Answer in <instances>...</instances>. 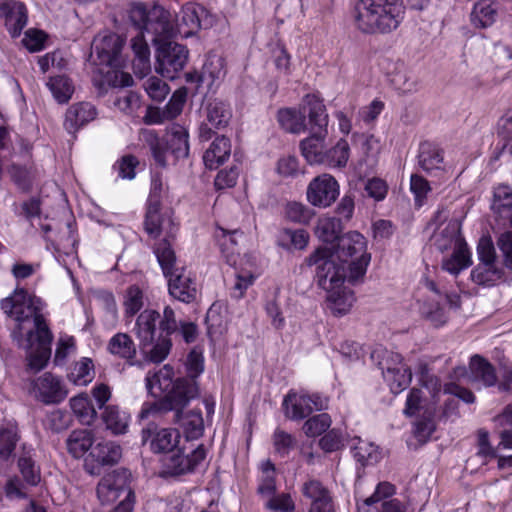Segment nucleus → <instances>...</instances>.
<instances>
[{
	"label": "nucleus",
	"instance_id": "15",
	"mask_svg": "<svg viewBox=\"0 0 512 512\" xmlns=\"http://www.w3.org/2000/svg\"><path fill=\"white\" fill-rule=\"evenodd\" d=\"M122 457V448L112 441L99 442L94 446L84 461V468L90 475H100L102 467L112 466Z\"/></svg>",
	"mask_w": 512,
	"mask_h": 512
},
{
	"label": "nucleus",
	"instance_id": "34",
	"mask_svg": "<svg viewBox=\"0 0 512 512\" xmlns=\"http://www.w3.org/2000/svg\"><path fill=\"white\" fill-rule=\"evenodd\" d=\"M93 434L87 429L74 430L66 440L69 453L75 458L82 457L89 449L93 447Z\"/></svg>",
	"mask_w": 512,
	"mask_h": 512
},
{
	"label": "nucleus",
	"instance_id": "24",
	"mask_svg": "<svg viewBox=\"0 0 512 512\" xmlns=\"http://www.w3.org/2000/svg\"><path fill=\"white\" fill-rule=\"evenodd\" d=\"M231 154V142L225 136L216 137L203 155L206 168L214 170L227 161Z\"/></svg>",
	"mask_w": 512,
	"mask_h": 512
},
{
	"label": "nucleus",
	"instance_id": "11",
	"mask_svg": "<svg viewBox=\"0 0 512 512\" xmlns=\"http://www.w3.org/2000/svg\"><path fill=\"white\" fill-rule=\"evenodd\" d=\"M132 473L126 468H118L104 475L97 485V496L102 504H111L119 500H135L132 487Z\"/></svg>",
	"mask_w": 512,
	"mask_h": 512
},
{
	"label": "nucleus",
	"instance_id": "26",
	"mask_svg": "<svg viewBox=\"0 0 512 512\" xmlns=\"http://www.w3.org/2000/svg\"><path fill=\"white\" fill-rule=\"evenodd\" d=\"M131 23L139 30L138 34L131 40V48L135 55L134 67L141 73H146L150 70V49L147 41L144 39V33L151 34L132 21Z\"/></svg>",
	"mask_w": 512,
	"mask_h": 512
},
{
	"label": "nucleus",
	"instance_id": "4",
	"mask_svg": "<svg viewBox=\"0 0 512 512\" xmlns=\"http://www.w3.org/2000/svg\"><path fill=\"white\" fill-rule=\"evenodd\" d=\"M355 21L367 34H386L396 30L405 14L402 0H358Z\"/></svg>",
	"mask_w": 512,
	"mask_h": 512
},
{
	"label": "nucleus",
	"instance_id": "54",
	"mask_svg": "<svg viewBox=\"0 0 512 512\" xmlns=\"http://www.w3.org/2000/svg\"><path fill=\"white\" fill-rule=\"evenodd\" d=\"M420 312L435 327L442 326L447 322V315L439 303H424Z\"/></svg>",
	"mask_w": 512,
	"mask_h": 512
},
{
	"label": "nucleus",
	"instance_id": "28",
	"mask_svg": "<svg viewBox=\"0 0 512 512\" xmlns=\"http://www.w3.org/2000/svg\"><path fill=\"white\" fill-rule=\"evenodd\" d=\"M225 60L218 55H211L205 61L200 77L202 83H205L208 88L215 84H219L226 76Z\"/></svg>",
	"mask_w": 512,
	"mask_h": 512
},
{
	"label": "nucleus",
	"instance_id": "27",
	"mask_svg": "<svg viewBox=\"0 0 512 512\" xmlns=\"http://www.w3.org/2000/svg\"><path fill=\"white\" fill-rule=\"evenodd\" d=\"M106 428L114 435L127 433L130 417L125 411H121L116 405H108L101 414Z\"/></svg>",
	"mask_w": 512,
	"mask_h": 512
},
{
	"label": "nucleus",
	"instance_id": "39",
	"mask_svg": "<svg viewBox=\"0 0 512 512\" xmlns=\"http://www.w3.org/2000/svg\"><path fill=\"white\" fill-rule=\"evenodd\" d=\"M327 292V300L331 312L338 317L346 315L353 305L354 298L352 293L350 291H342L341 288Z\"/></svg>",
	"mask_w": 512,
	"mask_h": 512
},
{
	"label": "nucleus",
	"instance_id": "47",
	"mask_svg": "<svg viewBox=\"0 0 512 512\" xmlns=\"http://www.w3.org/2000/svg\"><path fill=\"white\" fill-rule=\"evenodd\" d=\"M94 377V364L90 358H82L75 363L69 379L76 385H87Z\"/></svg>",
	"mask_w": 512,
	"mask_h": 512
},
{
	"label": "nucleus",
	"instance_id": "22",
	"mask_svg": "<svg viewBox=\"0 0 512 512\" xmlns=\"http://www.w3.org/2000/svg\"><path fill=\"white\" fill-rule=\"evenodd\" d=\"M393 366H382L383 376L390 385L391 392L398 394L409 386L412 373L409 367L402 363L400 354H391Z\"/></svg>",
	"mask_w": 512,
	"mask_h": 512
},
{
	"label": "nucleus",
	"instance_id": "60",
	"mask_svg": "<svg viewBox=\"0 0 512 512\" xmlns=\"http://www.w3.org/2000/svg\"><path fill=\"white\" fill-rule=\"evenodd\" d=\"M34 324H35V328H36L38 347L50 348V344L52 341V334H51L42 314L35 315Z\"/></svg>",
	"mask_w": 512,
	"mask_h": 512
},
{
	"label": "nucleus",
	"instance_id": "10",
	"mask_svg": "<svg viewBox=\"0 0 512 512\" xmlns=\"http://www.w3.org/2000/svg\"><path fill=\"white\" fill-rule=\"evenodd\" d=\"M170 39L159 37L158 41H154L151 35V41L156 45L155 70L163 77L173 80L186 65L189 51L186 46Z\"/></svg>",
	"mask_w": 512,
	"mask_h": 512
},
{
	"label": "nucleus",
	"instance_id": "7",
	"mask_svg": "<svg viewBox=\"0 0 512 512\" xmlns=\"http://www.w3.org/2000/svg\"><path fill=\"white\" fill-rule=\"evenodd\" d=\"M140 135L156 163L162 167L166 166L167 152L171 153L176 160L186 158L189 154V136L182 126L172 127L164 139H160L157 133L150 129L142 130Z\"/></svg>",
	"mask_w": 512,
	"mask_h": 512
},
{
	"label": "nucleus",
	"instance_id": "50",
	"mask_svg": "<svg viewBox=\"0 0 512 512\" xmlns=\"http://www.w3.org/2000/svg\"><path fill=\"white\" fill-rule=\"evenodd\" d=\"M492 209L500 215L512 209V188L506 185H499L494 190Z\"/></svg>",
	"mask_w": 512,
	"mask_h": 512
},
{
	"label": "nucleus",
	"instance_id": "48",
	"mask_svg": "<svg viewBox=\"0 0 512 512\" xmlns=\"http://www.w3.org/2000/svg\"><path fill=\"white\" fill-rule=\"evenodd\" d=\"M285 216L292 222L308 224L314 216V211L300 202H289L285 207Z\"/></svg>",
	"mask_w": 512,
	"mask_h": 512
},
{
	"label": "nucleus",
	"instance_id": "43",
	"mask_svg": "<svg viewBox=\"0 0 512 512\" xmlns=\"http://www.w3.org/2000/svg\"><path fill=\"white\" fill-rule=\"evenodd\" d=\"M308 241L309 234L304 229H283L278 237V244L287 250H303Z\"/></svg>",
	"mask_w": 512,
	"mask_h": 512
},
{
	"label": "nucleus",
	"instance_id": "35",
	"mask_svg": "<svg viewBox=\"0 0 512 512\" xmlns=\"http://www.w3.org/2000/svg\"><path fill=\"white\" fill-rule=\"evenodd\" d=\"M460 226L457 221H450L446 227L435 235L434 244L437 249L444 252L450 248L456 249L460 244H466L459 236Z\"/></svg>",
	"mask_w": 512,
	"mask_h": 512
},
{
	"label": "nucleus",
	"instance_id": "58",
	"mask_svg": "<svg viewBox=\"0 0 512 512\" xmlns=\"http://www.w3.org/2000/svg\"><path fill=\"white\" fill-rule=\"evenodd\" d=\"M477 254L480 263L496 264V251L490 237L480 238L477 246Z\"/></svg>",
	"mask_w": 512,
	"mask_h": 512
},
{
	"label": "nucleus",
	"instance_id": "8",
	"mask_svg": "<svg viewBox=\"0 0 512 512\" xmlns=\"http://www.w3.org/2000/svg\"><path fill=\"white\" fill-rule=\"evenodd\" d=\"M309 113L308 131L310 135L300 141V150L306 161L313 164H322L326 151V138L328 135V114L324 104L314 101Z\"/></svg>",
	"mask_w": 512,
	"mask_h": 512
},
{
	"label": "nucleus",
	"instance_id": "32",
	"mask_svg": "<svg viewBox=\"0 0 512 512\" xmlns=\"http://www.w3.org/2000/svg\"><path fill=\"white\" fill-rule=\"evenodd\" d=\"M310 404L308 394L297 396L295 393H289L283 401L286 415L293 420H301L309 416L312 413Z\"/></svg>",
	"mask_w": 512,
	"mask_h": 512
},
{
	"label": "nucleus",
	"instance_id": "12",
	"mask_svg": "<svg viewBox=\"0 0 512 512\" xmlns=\"http://www.w3.org/2000/svg\"><path fill=\"white\" fill-rule=\"evenodd\" d=\"M125 40L116 33L97 35L92 43L90 61L94 65L120 64V54Z\"/></svg>",
	"mask_w": 512,
	"mask_h": 512
},
{
	"label": "nucleus",
	"instance_id": "9",
	"mask_svg": "<svg viewBox=\"0 0 512 512\" xmlns=\"http://www.w3.org/2000/svg\"><path fill=\"white\" fill-rule=\"evenodd\" d=\"M335 259L331 249L321 246L305 260L308 266H316L317 283L325 291L342 288L346 279L345 268Z\"/></svg>",
	"mask_w": 512,
	"mask_h": 512
},
{
	"label": "nucleus",
	"instance_id": "40",
	"mask_svg": "<svg viewBox=\"0 0 512 512\" xmlns=\"http://www.w3.org/2000/svg\"><path fill=\"white\" fill-rule=\"evenodd\" d=\"M70 408L78 418V420L84 425H91L96 417L97 412L87 396H76L69 401Z\"/></svg>",
	"mask_w": 512,
	"mask_h": 512
},
{
	"label": "nucleus",
	"instance_id": "46",
	"mask_svg": "<svg viewBox=\"0 0 512 512\" xmlns=\"http://www.w3.org/2000/svg\"><path fill=\"white\" fill-rule=\"evenodd\" d=\"M350 147L345 139H340L330 149L326 148L322 164L331 167H345L349 159Z\"/></svg>",
	"mask_w": 512,
	"mask_h": 512
},
{
	"label": "nucleus",
	"instance_id": "13",
	"mask_svg": "<svg viewBox=\"0 0 512 512\" xmlns=\"http://www.w3.org/2000/svg\"><path fill=\"white\" fill-rule=\"evenodd\" d=\"M314 101L323 104V102L315 95H306L299 110L294 108H282L278 110L277 120L280 126L287 132L292 134H300L308 131L309 113L306 112L314 104Z\"/></svg>",
	"mask_w": 512,
	"mask_h": 512
},
{
	"label": "nucleus",
	"instance_id": "52",
	"mask_svg": "<svg viewBox=\"0 0 512 512\" xmlns=\"http://www.w3.org/2000/svg\"><path fill=\"white\" fill-rule=\"evenodd\" d=\"M18 467L27 484L36 486L40 482V468L30 456H21L18 460Z\"/></svg>",
	"mask_w": 512,
	"mask_h": 512
},
{
	"label": "nucleus",
	"instance_id": "5",
	"mask_svg": "<svg viewBox=\"0 0 512 512\" xmlns=\"http://www.w3.org/2000/svg\"><path fill=\"white\" fill-rule=\"evenodd\" d=\"M154 253L164 276L168 279L169 294L183 303L193 302L197 296L196 283L184 267L176 265V255L170 242L167 239L159 241Z\"/></svg>",
	"mask_w": 512,
	"mask_h": 512
},
{
	"label": "nucleus",
	"instance_id": "31",
	"mask_svg": "<svg viewBox=\"0 0 512 512\" xmlns=\"http://www.w3.org/2000/svg\"><path fill=\"white\" fill-rule=\"evenodd\" d=\"M343 231L342 222L335 217H326L318 221L315 233L317 237L330 246L336 245Z\"/></svg>",
	"mask_w": 512,
	"mask_h": 512
},
{
	"label": "nucleus",
	"instance_id": "23",
	"mask_svg": "<svg viewBox=\"0 0 512 512\" xmlns=\"http://www.w3.org/2000/svg\"><path fill=\"white\" fill-rule=\"evenodd\" d=\"M97 110L89 102H79L71 105L65 114L64 126L69 133H76L82 126L96 118Z\"/></svg>",
	"mask_w": 512,
	"mask_h": 512
},
{
	"label": "nucleus",
	"instance_id": "20",
	"mask_svg": "<svg viewBox=\"0 0 512 512\" xmlns=\"http://www.w3.org/2000/svg\"><path fill=\"white\" fill-rule=\"evenodd\" d=\"M1 308L4 313L20 323L30 317L34 319L36 314H40L25 289H16L12 295L4 298L1 301Z\"/></svg>",
	"mask_w": 512,
	"mask_h": 512
},
{
	"label": "nucleus",
	"instance_id": "21",
	"mask_svg": "<svg viewBox=\"0 0 512 512\" xmlns=\"http://www.w3.org/2000/svg\"><path fill=\"white\" fill-rule=\"evenodd\" d=\"M0 18H4L8 32L16 38L27 25L26 6L17 0H0Z\"/></svg>",
	"mask_w": 512,
	"mask_h": 512
},
{
	"label": "nucleus",
	"instance_id": "41",
	"mask_svg": "<svg viewBox=\"0 0 512 512\" xmlns=\"http://www.w3.org/2000/svg\"><path fill=\"white\" fill-rule=\"evenodd\" d=\"M47 86L55 100L60 104L67 103L74 92L72 81L64 75L50 77Z\"/></svg>",
	"mask_w": 512,
	"mask_h": 512
},
{
	"label": "nucleus",
	"instance_id": "29",
	"mask_svg": "<svg viewBox=\"0 0 512 512\" xmlns=\"http://www.w3.org/2000/svg\"><path fill=\"white\" fill-rule=\"evenodd\" d=\"M497 16V4L490 0H481L474 4L471 22L477 28H487L496 21Z\"/></svg>",
	"mask_w": 512,
	"mask_h": 512
},
{
	"label": "nucleus",
	"instance_id": "30",
	"mask_svg": "<svg viewBox=\"0 0 512 512\" xmlns=\"http://www.w3.org/2000/svg\"><path fill=\"white\" fill-rule=\"evenodd\" d=\"M107 351L126 361H132L136 357V345L126 333L115 334L108 342Z\"/></svg>",
	"mask_w": 512,
	"mask_h": 512
},
{
	"label": "nucleus",
	"instance_id": "57",
	"mask_svg": "<svg viewBox=\"0 0 512 512\" xmlns=\"http://www.w3.org/2000/svg\"><path fill=\"white\" fill-rule=\"evenodd\" d=\"M18 435L13 429H0V456L7 459L13 453Z\"/></svg>",
	"mask_w": 512,
	"mask_h": 512
},
{
	"label": "nucleus",
	"instance_id": "63",
	"mask_svg": "<svg viewBox=\"0 0 512 512\" xmlns=\"http://www.w3.org/2000/svg\"><path fill=\"white\" fill-rule=\"evenodd\" d=\"M365 191L367 195L376 201L383 200L388 192L386 182L380 178H372L365 184Z\"/></svg>",
	"mask_w": 512,
	"mask_h": 512
},
{
	"label": "nucleus",
	"instance_id": "49",
	"mask_svg": "<svg viewBox=\"0 0 512 512\" xmlns=\"http://www.w3.org/2000/svg\"><path fill=\"white\" fill-rule=\"evenodd\" d=\"M392 83L403 94L414 93L420 86L418 77L409 71L397 72L392 78Z\"/></svg>",
	"mask_w": 512,
	"mask_h": 512
},
{
	"label": "nucleus",
	"instance_id": "18",
	"mask_svg": "<svg viewBox=\"0 0 512 512\" xmlns=\"http://www.w3.org/2000/svg\"><path fill=\"white\" fill-rule=\"evenodd\" d=\"M164 460L166 472L171 475H182L193 471L205 458L206 449L200 444L190 453L184 454L182 448H176Z\"/></svg>",
	"mask_w": 512,
	"mask_h": 512
},
{
	"label": "nucleus",
	"instance_id": "51",
	"mask_svg": "<svg viewBox=\"0 0 512 512\" xmlns=\"http://www.w3.org/2000/svg\"><path fill=\"white\" fill-rule=\"evenodd\" d=\"M331 425V418L327 413H321L309 418L303 425L306 436L316 437L324 433Z\"/></svg>",
	"mask_w": 512,
	"mask_h": 512
},
{
	"label": "nucleus",
	"instance_id": "42",
	"mask_svg": "<svg viewBox=\"0 0 512 512\" xmlns=\"http://www.w3.org/2000/svg\"><path fill=\"white\" fill-rule=\"evenodd\" d=\"M302 494L310 500V505L333 503L330 491L318 480H309L302 486Z\"/></svg>",
	"mask_w": 512,
	"mask_h": 512
},
{
	"label": "nucleus",
	"instance_id": "36",
	"mask_svg": "<svg viewBox=\"0 0 512 512\" xmlns=\"http://www.w3.org/2000/svg\"><path fill=\"white\" fill-rule=\"evenodd\" d=\"M472 264L471 256L466 244H460L454 249L452 255L442 261V269L453 275H458L462 270Z\"/></svg>",
	"mask_w": 512,
	"mask_h": 512
},
{
	"label": "nucleus",
	"instance_id": "1",
	"mask_svg": "<svg viewBox=\"0 0 512 512\" xmlns=\"http://www.w3.org/2000/svg\"><path fill=\"white\" fill-rule=\"evenodd\" d=\"M188 377L172 380L171 370L166 366L163 370L155 373L152 377L146 378V387L150 393L156 395L155 387H158L160 393L165 395L152 404H144L140 418H147L152 414H165L170 410L179 411L187 406L191 399L199 394V388L196 378L204 370V360L202 353L192 350L187 356Z\"/></svg>",
	"mask_w": 512,
	"mask_h": 512
},
{
	"label": "nucleus",
	"instance_id": "62",
	"mask_svg": "<svg viewBox=\"0 0 512 512\" xmlns=\"http://www.w3.org/2000/svg\"><path fill=\"white\" fill-rule=\"evenodd\" d=\"M50 355V348L37 347L28 358V368L34 372L42 370L47 365Z\"/></svg>",
	"mask_w": 512,
	"mask_h": 512
},
{
	"label": "nucleus",
	"instance_id": "38",
	"mask_svg": "<svg viewBox=\"0 0 512 512\" xmlns=\"http://www.w3.org/2000/svg\"><path fill=\"white\" fill-rule=\"evenodd\" d=\"M418 162L420 167L427 172L439 169L443 162V155L440 149L429 142L420 144Z\"/></svg>",
	"mask_w": 512,
	"mask_h": 512
},
{
	"label": "nucleus",
	"instance_id": "33",
	"mask_svg": "<svg viewBox=\"0 0 512 512\" xmlns=\"http://www.w3.org/2000/svg\"><path fill=\"white\" fill-rule=\"evenodd\" d=\"M206 114V120L215 129L226 127L232 117L230 105L218 99L208 103Z\"/></svg>",
	"mask_w": 512,
	"mask_h": 512
},
{
	"label": "nucleus",
	"instance_id": "3",
	"mask_svg": "<svg viewBox=\"0 0 512 512\" xmlns=\"http://www.w3.org/2000/svg\"><path fill=\"white\" fill-rule=\"evenodd\" d=\"M178 328L179 323L170 306L164 308L162 318L156 310L141 312L136 320L135 334L144 357L153 363L164 361L172 347L170 336Z\"/></svg>",
	"mask_w": 512,
	"mask_h": 512
},
{
	"label": "nucleus",
	"instance_id": "55",
	"mask_svg": "<svg viewBox=\"0 0 512 512\" xmlns=\"http://www.w3.org/2000/svg\"><path fill=\"white\" fill-rule=\"evenodd\" d=\"M124 305L125 312L129 316H134L142 309L143 292L138 286L133 285L127 289Z\"/></svg>",
	"mask_w": 512,
	"mask_h": 512
},
{
	"label": "nucleus",
	"instance_id": "19",
	"mask_svg": "<svg viewBox=\"0 0 512 512\" xmlns=\"http://www.w3.org/2000/svg\"><path fill=\"white\" fill-rule=\"evenodd\" d=\"M35 398L46 405L59 404L68 395L61 380L50 372H46L33 381Z\"/></svg>",
	"mask_w": 512,
	"mask_h": 512
},
{
	"label": "nucleus",
	"instance_id": "17",
	"mask_svg": "<svg viewBox=\"0 0 512 512\" xmlns=\"http://www.w3.org/2000/svg\"><path fill=\"white\" fill-rule=\"evenodd\" d=\"M93 71L92 82L98 90V95L107 93L109 88L129 87L133 84V78L129 73L119 69L120 64L96 65Z\"/></svg>",
	"mask_w": 512,
	"mask_h": 512
},
{
	"label": "nucleus",
	"instance_id": "6",
	"mask_svg": "<svg viewBox=\"0 0 512 512\" xmlns=\"http://www.w3.org/2000/svg\"><path fill=\"white\" fill-rule=\"evenodd\" d=\"M327 247L331 249L337 260L341 262L352 260L347 277L350 283L355 284L365 275L371 256L366 252L367 243L363 235L352 231L339 238L336 245Z\"/></svg>",
	"mask_w": 512,
	"mask_h": 512
},
{
	"label": "nucleus",
	"instance_id": "64",
	"mask_svg": "<svg viewBox=\"0 0 512 512\" xmlns=\"http://www.w3.org/2000/svg\"><path fill=\"white\" fill-rule=\"evenodd\" d=\"M497 245L503 253L506 267L512 270V232L502 233L497 240Z\"/></svg>",
	"mask_w": 512,
	"mask_h": 512
},
{
	"label": "nucleus",
	"instance_id": "45",
	"mask_svg": "<svg viewBox=\"0 0 512 512\" xmlns=\"http://www.w3.org/2000/svg\"><path fill=\"white\" fill-rule=\"evenodd\" d=\"M470 369L475 378L480 379L485 386H493L497 381L494 367L480 355L471 358Z\"/></svg>",
	"mask_w": 512,
	"mask_h": 512
},
{
	"label": "nucleus",
	"instance_id": "25",
	"mask_svg": "<svg viewBox=\"0 0 512 512\" xmlns=\"http://www.w3.org/2000/svg\"><path fill=\"white\" fill-rule=\"evenodd\" d=\"M183 409L184 408L179 411V414L176 410H173L175 412V421H180V425L187 440L200 438L204 432V420L201 411L191 410L183 415Z\"/></svg>",
	"mask_w": 512,
	"mask_h": 512
},
{
	"label": "nucleus",
	"instance_id": "37",
	"mask_svg": "<svg viewBox=\"0 0 512 512\" xmlns=\"http://www.w3.org/2000/svg\"><path fill=\"white\" fill-rule=\"evenodd\" d=\"M160 210L161 205L158 204L156 199L148 200L144 228L147 234L153 238H157L162 232L164 218Z\"/></svg>",
	"mask_w": 512,
	"mask_h": 512
},
{
	"label": "nucleus",
	"instance_id": "53",
	"mask_svg": "<svg viewBox=\"0 0 512 512\" xmlns=\"http://www.w3.org/2000/svg\"><path fill=\"white\" fill-rule=\"evenodd\" d=\"M353 456L362 465H372L378 462L380 454L374 445L360 442L353 449Z\"/></svg>",
	"mask_w": 512,
	"mask_h": 512
},
{
	"label": "nucleus",
	"instance_id": "61",
	"mask_svg": "<svg viewBox=\"0 0 512 512\" xmlns=\"http://www.w3.org/2000/svg\"><path fill=\"white\" fill-rule=\"evenodd\" d=\"M294 437L280 429L274 432V446L276 451L282 456L287 455L289 451L295 446Z\"/></svg>",
	"mask_w": 512,
	"mask_h": 512
},
{
	"label": "nucleus",
	"instance_id": "2",
	"mask_svg": "<svg viewBox=\"0 0 512 512\" xmlns=\"http://www.w3.org/2000/svg\"><path fill=\"white\" fill-rule=\"evenodd\" d=\"M206 16L203 6L195 3H186L175 17V25L171 21V14L162 6L154 5L150 9L143 3H133L129 9V20L144 28L153 35V40L159 37L172 38L179 34L188 38L202 28Z\"/></svg>",
	"mask_w": 512,
	"mask_h": 512
},
{
	"label": "nucleus",
	"instance_id": "16",
	"mask_svg": "<svg viewBox=\"0 0 512 512\" xmlns=\"http://www.w3.org/2000/svg\"><path fill=\"white\" fill-rule=\"evenodd\" d=\"M306 194L311 205L326 208L331 206L338 198L339 184L333 176L322 174L311 180Z\"/></svg>",
	"mask_w": 512,
	"mask_h": 512
},
{
	"label": "nucleus",
	"instance_id": "56",
	"mask_svg": "<svg viewBox=\"0 0 512 512\" xmlns=\"http://www.w3.org/2000/svg\"><path fill=\"white\" fill-rule=\"evenodd\" d=\"M144 88L151 99L163 101L169 93V86L158 77H150L144 82Z\"/></svg>",
	"mask_w": 512,
	"mask_h": 512
},
{
	"label": "nucleus",
	"instance_id": "59",
	"mask_svg": "<svg viewBox=\"0 0 512 512\" xmlns=\"http://www.w3.org/2000/svg\"><path fill=\"white\" fill-rule=\"evenodd\" d=\"M185 102L186 92L183 90L175 91L165 106L164 113L166 114L167 118H176L182 112Z\"/></svg>",
	"mask_w": 512,
	"mask_h": 512
},
{
	"label": "nucleus",
	"instance_id": "44",
	"mask_svg": "<svg viewBox=\"0 0 512 512\" xmlns=\"http://www.w3.org/2000/svg\"><path fill=\"white\" fill-rule=\"evenodd\" d=\"M502 270L496 264L479 263L471 271V279L478 285L491 286L501 279Z\"/></svg>",
	"mask_w": 512,
	"mask_h": 512
},
{
	"label": "nucleus",
	"instance_id": "14",
	"mask_svg": "<svg viewBox=\"0 0 512 512\" xmlns=\"http://www.w3.org/2000/svg\"><path fill=\"white\" fill-rule=\"evenodd\" d=\"M142 444L148 445L154 453H170L178 447L180 433L172 428H159L149 423L141 431Z\"/></svg>",
	"mask_w": 512,
	"mask_h": 512
}]
</instances>
